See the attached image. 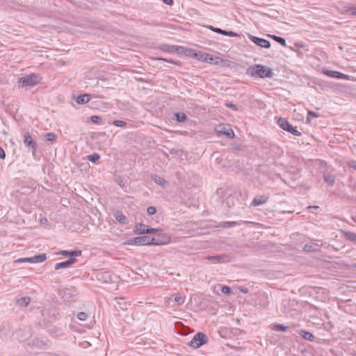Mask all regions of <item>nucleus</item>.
<instances>
[{
	"label": "nucleus",
	"instance_id": "nucleus-28",
	"mask_svg": "<svg viewBox=\"0 0 356 356\" xmlns=\"http://www.w3.org/2000/svg\"><path fill=\"white\" fill-rule=\"evenodd\" d=\"M270 37L273 39L275 41L280 44L281 45L285 47L286 46V40L284 38L277 36L275 35H270Z\"/></svg>",
	"mask_w": 356,
	"mask_h": 356
},
{
	"label": "nucleus",
	"instance_id": "nucleus-35",
	"mask_svg": "<svg viewBox=\"0 0 356 356\" xmlns=\"http://www.w3.org/2000/svg\"><path fill=\"white\" fill-rule=\"evenodd\" d=\"M317 117H318L317 114H316L315 113H314L311 111H309L308 114H307V122H311L313 118H316Z\"/></svg>",
	"mask_w": 356,
	"mask_h": 356
},
{
	"label": "nucleus",
	"instance_id": "nucleus-37",
	"mask_svg": "<svg viewBox=\"0 0 356 356\" xmlns=\"http://www.w3.org/2000/svg\"><path fill=\"white\" fill-rule=\"evenodd\" d=\"M113 124L116 126V127H124L127 123L124 122V121H122V120H114Z\"/></svg>",
	"mask_w": 356,
	"mask_h": 356
},
{
	"label": "nucleus",
	"instance_id": "nucleus-2",
	"mask_svg": "<svg viewBox=\"0 0 356 356\" xmlns=\"http://www.w3.org/2000/svg\"><path fill=\"white\" fill-rule=\"evenodd\" d=\"M124 244L144 245H159L163 244L158 238H150L149 236H138L128 240Z\"/></svg>",
	"mask_w": 356,
	"mask_h": 356
},
{
	"label": "nucleus",
	"instance_id": "nucleus-48",
	"mask_svg": "<svg viewBox=\"0 0 356 356\" xmlns=\"http://www.w3.org/2000/svg\"><path fill=\"white\" fill-rule=\"evenodd\" d=\"M156 232H157V229H154V228H147V232L146 234H152V233H155Z\"/></svg>",
	"mask_w": 356,
	"mask_h": 356
},
{
	"label": "nucleus",
	"instance_id": "nucleus-45",
	"mask_svg": "<svg viewBox=\"0 0 356 356\" xmlns=\"http://www.w3.org/2000/svg\"><path fill=\"white\" fill-rule=\"evenodd\" d=\"M348 165L356 170V160L350 161Z\"/></svg>",
	"mask_w": 356,
	"mask_h": 356
},
{
	"label": "nucleus",
	"instance_id": "nucleus-31",
	"mask_svg": "<svg viewBox=\"0 0 356 356\" xmlns=\"http://www.w3.org/2000/svg\"><path fill=\"white\" fill-rule=\"evenodd\" d=\"M345 236L346 239L350 241H356V234L351 232H348L345 233Z\"/></svg>",
	"mask_w": 356,
	"mask_h": 356
},
{
	"label": "nucleus",
	"instance_id": "nucleus-36",
	"mask_svg": "<svg viewBox=\"0 0 356 356\" xmlns=\"http://www.w3.org/2000/svg\"><path fill=\"white\" fill-rule=\"evenodd\" d=\"M77 318L78 319H79L80 321H86L88 318V315L85 312H79L77 314Z\"/></svg>",
	"mask_w": 356,
	"mask_h": 356
},
{
	"label": "nucleus",
	"instance_id": "nucleus-12",
	"mask_svg": "<svg viewBox=\"0 0 356 356\" xmlns=\"http://www.w3.org/2000/svg\"><path fill=\"white\" fill-rule=\"evenodd\" d=\"M76 293L74 288H62L58 291V294L62 296L64 300H70Z\"/></svg>",
	"mask_w": 356,
	"mask_h": 356
},
{
	"label": "nucleus",
	"instance_id": "nucleus-33",
	"mask_svg": "<svg viewBox=\"0 0 356 356\" xmlns=\"http://www.w3.org/2000/svg\"><path fill=\"white\" fill-rule=\"evenodd\" d=\"M273 330L279 332H284L287 330V327L281 324H277L273 326Z\"/></svg>",
	"mask_w": 356,
	"mask_h": 356
},
{
	"label": "nucleus",
	"instance_id": "nucleus-34",
	"mask_svg": "<svg viewBox=\"0 0 356 356\" xmlns=\"http://www.w3.org/2000/svg\"><path fill=\"white\" fill-rule=\"evenodd\" d=\"M200 52L201 51H195V50H193V49H186L185 51V54L187 56H191L193 58H195V55L197 54H200Z\"/></svg>",
	"mask_w": 356,
	"mask_h": 356
},
{
	"label": "nucleus",
	"instance_id": "nucleus-40",
	"mask_svg": "<svg viewBox=\"0 0 356 356\" xmlns=\"http://www.w3.org/2000/svg\"><path fill=\"white\" fill-rule=\"evenodd\" d=\"M116 220L122 223H127V218L123 215H118L116 216Z\"/></svg>",
	"mask_w": 356,
	"mask_h": 356
},
{
	"label": "nucleus",
	"instance_id": "nucleus-53",
	"mask_svg": "<svg viewBox=\"0 0 356 356\" xmlns=\"http://www.w3.org/2000/svg\"><path fill=\"white\" fill-rule=\"evenodd\" d=\"M5 83H6L5 81L1 79H0V86L1 85H4Z\"/></svg>",
	"mask_w": 356,
	"mask_h": 356
},
{
	"label": "nucleus",
	"instance_id": "nucleus-42",
	"mask_svg": "<svg viewBox=\"0 0 356 356\" xmlns=\"http://www.w3.org/2000/svg\"><path fill=\"white\" fill-rule=\"evenodd\" d=\"M17 263H25V262H29L31 263V257H25V258H20L15 261Z\"/></svg>",
	"mask_w": 356,
	"mask_h": 356
},
{
	"label": "nucleus",
	"instance_id": "nucleus-27",
	"mask_svg": "<svg viewBox=\"0 0 356 356\" xmlns=\"http://www.w3.org/2000/svg\"><path fill=\"white\" fill-rule=\"evenodd\" d=\"M343 14H350L356 16V7H344Z\"/></svg>",
	"mask_w": 356,
	"mask_h": 356
},
{
	"label": "nucleus",
	"instance_id": "nucleus-22",
	"mask_svg": "<svg viewBox=\"0 0 356 356\" xmlns=\"http://www.w3.org/2000/svg\"><path fill=\"white\" fill-rule=\"evenodd\" d=\"M300 335L305 339H307L309 341H313L314 340V336L310 332L306 330H300Z\"/></svg>",
	"mask_w": 356,
	"mask_h": 356
},
{
	"label": "nucleus",
	"instance_id": "nucleus-15",
	"mask_svg": "<svg viewBox=\"0 0 356 356\" xmlns=\"http://www.w3.org/2000/svg\"><path fill=\"white\" fill-rule=\"evenodd\" d=\"M269 197L267 195H260L257 196L254 198L252 202V205L253 206H259L266 203L268 200Z\"/></svg>",
	"mask_w": 356,
	"mask_h": 356
},
{
	"label": "nucleus",
	"instance_id": "nucleus-14",
	"mask_svg": "<svg viewBox=\"0 0 356 356\" xmlns=\"http://www.w3.org/2000/svg\"><path fill=\"white\" fill-rule=\"evenodd\" d=\"M159 49L165 52H180L179 49L183 50L184 47H176L173 45L169 44H161L159 46Z\"/></svg>",
	"mask_w": 356,
	"mask_h": 356
},
{
	"label": "nucleus",
	"instance_id": "nucleus-30",
	"mask_svg": "<svg viewBox=\"0 0 356 356\" xmlns=\"http://www.w3.org/2000/svg\"><path fill=\"white\" fill-rule=\"evenodd\" d=\"M175 118L177 122H182L186 120V115L184 113H175Z\"/></svg>",
	"mask_w": 356,
	"mask_h": 356
},
{
	"label": "nucleus",
	"instance_id": "nucleus-52",
	"mask_svg": "<svg viewBox=\"0 0 356 356\" xmlns=\"http://www.w3.org/2000/svg\"><path fill=\"white\" fill-rule=\"evenodd\" d=\"M118 184H119V185H120L122 188H125V187H126L125 184H124V182L122 180H120V181H118Z\"/></svg>",
	"mask_w": 356,
	"mask_h": 356
},
{
	"label": "nucleus",
	"instance_id": "nucleus-43",
	"mask_svg": "<svg viewBox=\"0 0 356 356\" xmlns=\"http://www.w3.org/2000/svg\"><path fill=\"white\" fill-rule=\"evenodd\" d=\"M209 29L215 32V33H219V34H221L222 33V29H220V28H216V27H213L212 26H209Z\"/></svg>",
	"mask_w": 356,
	"mask_h": 356
},
{
	"label": "nucleus",
	"instance_id": "nucleus-39",
	"mask_svg": "<svg viewBox=\"0 0 356 356\" xmlns=\"http://www.w3.org/2000/svg\"><path fill=\"white\" fill-rule=\"evenodd\" d=\"M221 35H226V36H230V37H234L236 36L237 34L233 31H227L225 30H222V33Z\"/></svg>",
	"mask_w": 356,
	"mask_h": 356
},
{
	"label": "nucleus",
	"instance_id": "nucleus-23",
	"mask_svg": "<svg viewBox=\"0 0 356 356\" xmlns=\"http://www.w3.org/2000/svg\"><path fill=\"white\" fill-rule=\"evenodd\" d=\"M31 298L28 296L22 297L17 300V304L22 307H26L30 303Z\"/></svg>",
	"mask_w": 356,
	"mask_h": 356
},
{
	"label": "nucleus",
	"instance_id": "nucleus-38",
	"mask_svg": "<svg viewBox=\"0 0 356 356\" xmlns=\"http://www.w3.org/2000/svg\"><path fill=\"white\" fill-rule=\"evenodd\" d=\"M174 300L179 305H182L184 302V298L179 294L175 295Z\"/></svg>",
	"mask_w": 356,
	"mask_h": 356
},
{
	"label": "nucleus",
	"instance_id": "nucleus-19",
	"mask_svg": "<svg viewBox=\"0 0 356 356\" xmlns=\"http://www.w3.org/2000/svg\"><path fill=\"white\" fill-rule=\"evenodd\" d=\"M91 99V95L90 94H83L79 95L75 101L78 104H83L88 102Z\"/></svg>",
	"mask_w": 356,
	"mask_h": 356
},
{
	"label": "nucleus",
	"instance_id": "nucleus-7",
	"mask_svg": "<svg viewBox=\"0 0 356 356\" xmlns=\"http://www.w3.org/2000/svg\"><path fill=\"white\" fill-rule=\"evenodd\" d=\"M195 58L198 60L205 61L209 63H214L218 64L220 63V58L218 57H213L212 55L209 54L200 52V54H197L195 55Z\"/></svg>",
	"mask_w": 356,
	"mask_h": 356
},
{
	"label": "nucleus",
	"instance_id": "nucleus-47",
	"mask_svg": "<svg viewBox=\"0 0 356 356\" xmlns=\"http://www.w3.org/2000/svg\"><path fill=\"white\" fill-rule=\"evenodd\" d=\"M6 157V153L2 147H0V158L4 159Z\"/></svg>",
	"mask_w": 356,
	"mask_h": 356
},
{
	"label": "nucleus",
	"instance_id": "nucleus-8",
	"mask_svg": "<svg viewBox=\"0 0 356 356\" xmlns=\"http://www.w3.org/2000/svg\"><path fill=\"white\" fill-rule=\"evenodd\" d=\"M218 134H221L228 138H234V133L229 125L220 124L215 129Z\"/></svg>",
	"mask_w": 356,
	"mask_h": 356
},
{
	"label": "nucleus",
	"instance_id": "nucleus-10",
	"mask_svg": "<svg viewBox=\"0 0 356 356\" xmlns=\"http://www.w3.org/2000/svg\"><path fill=\"white\" fill-rule=\"evenodd\" d=\"M249 38L252 42L261 47L265 49H268L270 47V42L266 39L258 38L252 35H249Z\"/></svg>",
	"mask_w": 356,
	"mask_h": 356
},
{
	"label": "nucleus",
	"instance_id": "nucleus-29",
	"mask_svg": "<svg viewBox=\"0 0 356 356\" xmlns=\"http://www.w3.org/2000/svg\"><path fill=\"white\" fill-rule=\"evenodd\" d=\"M99 159L100 156L97 153L87 156V159L94 163H96L99 160Z\"/></svg>",
	"mask_w": 356,
	"mask_h": 356
},
{
	"label": "nucleus",
	"instance_id": "nucleus-16",
	"mask_svg": "<svg viewBox=\"0 0 356 356\" xmlns=\"http://www.w3.org/2000/svg\"><path fill=\"white\" fill-rule=\"evenodd\" d=\"M325 74L327 75L328 76L336 78V79H348V75H346L344 74H342L339 72L337 71H326L325 72Z\"/></svg>",
	"mask_w": 356,
	"mask_h": 356
},
{
	"label": "nucleus",
	"instance_id": "nucleus-44",
	"mask_svg": "<svg viewBox=\"0 0 356 356\" xmlns=\"http://www.w3.org/2000/svg\"><path fill=\"white\" fill-rule=\"evenodd\" d=\"M221 291L225 294H229L231 293V289L227 286H222Z\"/></svg>",
	"mask_w": 356,
	"mask_h": 356
},
{
	"label": "nucleus",
	"instance_id": "nucleus-24",
	"mask_svg": "<svg viewBox=\"0 0 356 356\" xmlns=\"http://www.w3.org/2000/svg\"><path fill=\"white\" fill-rule=\"evenodd\" d=\"M318 244L314 243L313 245L305 244L303 247V250L305 252H316L318 250Z\"/></svg>",
	"mask_w": 356,
	"mask_h": 356
},
{
	"label": "nucleus",
	"instance_id": "nucleus-49",
	"mask_svg": "<svg viewBox=\"0 0 356 356\" xmlns=\"http://www.w3.org/2000/svg\"><path fill=\"white\" fill-rule=\"evenodd\" d=\"M163 2L168 6H172L173 4V0H162Z\"/></svg>",
	"mask_w": 356,
	"mask_h": 356
},
{
	"label": "nucleus",
	"instance_id": "nucleus-32",
	"mask_svg": "<svg viewBox=\"0 0 356 356\" xmlns=\"http://www.w3.org/2000/svg\"><path fill=\"white\" fill-rule=\"evenodd\" d=\"M44 138L47 140L53 142V141L56 140L57 136L54 133L49 132L44 135Z\"/></svg>",
	"mask_w": 356,
	"mask_h": 356
},
{
	"label": "nucleus",
	"instance_id": "nucleus-13",
	"mask_svg": "<svg viewBox=\"0 0 356 356\" xmlns=\"http://www.w3.org/2000/svg\"><path fill=\"white\" fill-rule=\"evenodd\" d=\"M76 261V259L75 258H69L67 261L56 264L54 268L56 270H60L62 268H67L70 267Z\"/></svg>",
	"mask_w": 356,
	"mask_h": 356
},
{
	"label": "nucleus",
	"instance_id": "nucleus-21",
	"mask_svg": "<svg viewBox=\"0 0 356 356\" xmlns=\"http://www.w3.org/2000/svg\"><path fill=\"white\" fill-rule=\"evenodd\" d=\"M323 178L325 181L330 186H333L335 182V176L328 173L323 174Z\"/></svg>",
	"mask_w": 356,
	"mask_h": 356
},
{
	"label": "nucleus",
	"instance_id": "nucleus-6",
	"mask_svg": "<svg viewBox=\"0 0 356 356\" xmlns=\"http://www.w3.org/2000/svg\"><path fill=\"white\" fill-rule=\"evenodd\" d=\"M277 123L283 130L288 131L294 136L301 135V133L298 131L296 128L293 127L285 118H280Z\"/></svg>",
	"mask_w": 356,
	"mask_h": 356
},
{
	"label": "nucleus",
	"instance_id": "nucleus-20",
	"mask_svg": "<svg viewBox=\"0 0 356 356\" xmlns=\"http://www.w3.org/2000/svg\"><path fill=\"white\" fill-rule=\"evenodd\" d=\"M47 259L46 254H40L31 257V263H42Z\"/></svg>",
	"mask_w": 356,
	"mask_h": 356
},
{
	"label": "nucleus",
	"instance_id": "nucleus-25",
	"mask_svg": "<svg viewBox=\"0 0 356 356\" xmlns=\"http://www.w3.org/2000/svg\"><path fill=\"white\" fill-rule=\"evenodd\" d=\"M153 180L156 184H157L163 187H165V184H167L166 181L163 178H162L158 175H154L153 177Z\"/></svg>",
	"mask_w": 356,
	"mask_h": 356
},
{
	"label": "nucleus",
	"instance_id": "nucleus-5",
	"mask_svg": "<svg viewBox=\"0 0 356 356\" xmlns=\"http://www.w3.org/2000/svg\"><path fill=\"white\" fill-rule=\"evenodd\" d=\"M23 142L26 147L31 150L32 155L35 156L37 151V143L29 132H25L23 134Z\"/></svg>",
	"mask_w": 356,
	"mask_h": 356
},
{
	"label": "nucleus",
	"instance_id": "nucleus-9",
	"mask_svg": "<svg viewBox=\"0 0 356 356\" xmlns=\"http://www.w3.org/2000/svg\"><path fill=\"white\" fill-rule=\"evenodd\" d=\"M207 259L209 261H211L213 264H218V263H227L229 262L231 260V258L229 256L226 254H219L216 256H208L207 257Z\"/></svg>",
	"mask_w": 356,
	"mask_h": 356
},
{
	"label": "nucleus",
	"instance_id": "nucleus-18",
	"mask_svg": "<svg viewBox=\"0 0 356 356\" xmlns=\"http://www.w3.org/2000/svg\"><path fill=\"white\" fill-rule=\"evenodd\" d=\"M59 254L69 257V258H75V257L79 256L81 254V250H72V251H67V250H61L59 253Z\"/></svg>",
	"mask_w": 356,
	"mask_h": 356
},
{
	"label": "nucleus",
	"instance_id": "nucleus-26",
	"mask_svg": "<svg viewBox=\"0 0 356 356\" xmlns=\"http://www.w3.org/2000/svg\"><path fill=\"white\" fill-rule=\"evenodd\" d=\"M246 222H245V221H239V222H236V221H227V222H225L223 223V227H230L235 226V225H240L242 223H246Z\"/></svg>",
	"mask_w": 356,
	"mask_h": 356
},
{
	"label": "nucleus",
	"instance_id": "nucleus-51",
	"mask_svg": "<svg viewBox=\"0 0 356 356\" xmlns=\"http://www.w3.org/2000/svg\"><path fill=\"white\" fill-rule=\"evenodd\" d=\"M226 106H227V107H229V108H230L233 109V110H235V111H236V110H237L236 106L234 104H226Z\"/></svg>",
	"mask_w": 356,
	"mask_h": 356
},
{
	"label": "nucleus",
	"instance_id": "nucleus-3",
	"mask_svg": "<svg viewBox=\"0 0 356 356\" xmlns=\"http://www.w3.org/2000/svg\"><path fill=\"white\" fill-rule=\"evenodd\" d=\"M40 78L35 74L22 76L18 79L19 87L33 86L40 82Z\"/></svg>",
	"mask_w": 356,
	"mask_h": 356
},
{
	"label": "nucleus",
	"instance_id": "nucleus-50",
	"mask_svg": "<svg viewBox=\"0 0 356 356\" xmlns=\"http://www.w3.org/2000/svg\"><path fill=\"white\" fill-rule=\"evenodd\" d=\"M156 60H164V61H166V62H168V63H174L173 60H169V59H167V58H157Z\"/></svg>",
	"mask_w": 356,
	"mask_h": 356
},
{
	"label": "nucleus",
	"instance_id": "nucleus-1",
	"mask_svg": "<svg viewBox=\"0 0 356 356\" xmlns=\"http://www.w3.org/2000/svg\"><path fill=\"white\" fill-rule=\"evenodd\" d=\"M246 74L254 78L264 79L272 78L274 73L270 67L256 64L250 65L247 68Z\"/></svg>",
	"mask_w": 356,
	"mask_h": 356
},
{
	"label": "nucleus",
	"instance_id": "nucleus-54",
	"mask_svg": "<svg viewBox=\"0 0 356 356\" xmlns=\"http://www.w3.org/2000/svg\"><path fill=\"white\" fill-rule=\"evenodd\" d=\"M314 208H315V209H318V206L314 207Z\"/></svg>",
	"mask_w": 356,
	"mask_h": 356
},
{
	"label": "nucleus",
	"instance_id": "nucleus-41",
	"mask_svg": "<svg viewBox=\"0 0 356 356\" xmlns=\"http://www.w3.org/2000/svg\"><path fill=\"white\" fill-rule=\"evenodd\" d=\"M147 212L150 216L154 215L156 212V209L154 207H152V206L149 207L147 209Z\"/></svg>",
	"mask_w": 356,
	"mask_h": 356
},
{
	"label": "nucleus",
	"instance_id": "nucleus-46",
	"mask_svg": "<svg viewBox=\"0 0 356 356\" xmlns=\"http://www.w3.org/2000/svg\"><path fill=\"white\" fill-rule=\"evenodd\" d=\"M100 117L97 116V115H92L91 117V120L95 122V123H97L99 122V120H100Z\"/></svg>",
	"mask_w": 356,
	"mask_h": 356
},
{
	"label": "nucleus",
	"instance_id": "nucleus-17",
	"mask_svg": "<svg viewBox=\"0 0 356 356\" xmlns=\"http://www.w3.org/2000/svg\"><path fill=\"white\" fill-rule=\"evenodd\" d=\"M147 228H148V226L146 225H144L143 223H137L135 225V227H134V232L136 234H146Z\"/></svg>",
	"mask_w": 356,
	"mask_h": 356
},
{
	"label": "nucleus",
	"instance_id": "nucleus-11",
	"mask_svg": "<svg viewBox=\"0 0 356 356\" xmlns=\"http://www.w3.org/2000/svg\"><path fill=\"white\" fill-rule=\"evenodd\" d=\"M97 280L104 283L113 282V275L108 271H99L96 273Z\"/></svg>",
	"mask_w": 356,
	"mask_h": 356
},
{
	"label": "nucleus",
	"instance_id": "nucleus-4",
	"mask_svg": "<svg viewBox=\"0 0 356 356\" xmlns=\"http://www.w3.org/2000/svg\"><path fill=\"white\" fill-rule=\"evenodd\" d=\"M207 337L202 332H197L189 342L188 345L193 348H198L207 342Z\"/></svg>",
	"mask_w": 356,
	"mask_h": 356
}]
</instances>
